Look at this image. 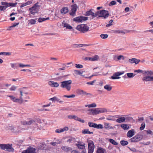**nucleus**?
<instances>
[{"instance_id": "ddd939ff", "label": "nucleus", "mask_w": 153, "mask_h": 153, "mask_svg": "<svg viewBox=\"0 0 153 153\" xmlns=\"http://www.w3.org/2000/svg\"><path fill=\"white\" fill-rule=\"evenodd\" d=\"M150 70L143 71L142 70L138 69L134 71V72H137V73H142L144 75H150Z\"/></svg>"}, {"instance_id": "473e14b6", "label": "nucleus", "mask_w": 153, "mask_h": 153, "mask_svg": "<svg viewBox=\"0 0 153 153\" xmlns=\"http://www.w3.org/2000/svg\"><path fill=\"white\" fill-rule=\"evenodd\" d=\"M105 150L101 147L98 148L97 151V153H104Z\"/></svg>"}, {"instance_id": "bf43d9fd", "label": "nucleus", "mask_w": 153, "mask_h": 153, "mask_svg": "<svg viewBox=\"0 0 153 153\" xmlns=\"http://www.w3.org/2000/svg\"><path fill=\"white\" fill-rule=\"evenodd\" d=\"M114 117L112 116H109L108 117H107L106 118V119L108 120H112V121H114V120L112 118V117Z\"/></svg>"}, {"instance_id": "20e7f679", "label": "nucleus", "mask_w": 153, "mask_h": 153, "mask_svg": "<svg viewBox=\"0 0 153 153\" xmlns=\"http://www.w3.org/2000/svg\"><path fill=\"white\" fill-rule=\"evenodd\" d=\"M109 15L108 11L105 10H101L97 12V16H98L99 17H102L104 19L108 17Z\"/></svg>"}, {"instance_id": "72a5a7b5", "label": "nucleus", "mask_w": 153, "mask_h": 153, "mask_svg": "<svg viewBox=\"0 0 153 153\" xmlns=\"http://www.w3.org/2000/svg\"><path fill=\"white\" fill-rule=\"evenodd\" d=\"M10 130L12 131V132L13 133H16L19 132V131H17V129L16 128H14L13 126H11L10 127Z\"/></svg>"}, {"instance_id": "2eb2a0df", "label": "nucleus", "mask_w": 153, "mask_h": 153, "mask_svg": "<svg viewBox=\"0 0 153 153\" xmlns=\"http://www.w3.org/2000/svg\"><path fill=\"white\" fill-rule=\"evenodd\" d=\"M0 148L2 150H4L6 151H9L10 144H0Z\"/></svg>"}, {"instance_id": "e433bc0d", "label": "nucleus", "mask_w": 153, "mask_h": 153, "mask_svg": "<svg viewBox=\"0 0 153 153\" xmlns=\"http://www.w3.org/2000/svg\"><path fill=\"white\" fill-rule=\"evenodd\" d=\"M49 19V17H47L46 18H39L38 19V21L39 22H42L45 21L46 20H48Z\"/></svg>"}, {"instance_id": "a878e982", "label": "nucleus", "mask_w": 153, "mask_h": 153, "mask_svg": "<svg viewBox=\"0 0 153 153\" xmlns=\"http://www.w3.org/2000/svg\"><path fill=\"white\" fill-rule=\"evenodd\" d=\"M77 92H78V93L79 95L86 94V95H90V96H92V95L90 93H87L85 91L82 90H80V89L78 90L77 91Z\"/></svg>"}, {"instance_id": "f3484780", "label": "nucleus", "mask_w": 153, "mask_h": 153, "mask_svg": "<svg viewBox=\"0 0 153 153\" xmlns=\"http://www.w3.org/2000/svg\"><path fill=\"white\" fill-rule=\"evenodd\" d=\"M149 75L143 77L142 79L143 81L146 82L153 81V76Z\"/></svg>"}, {"instance_id": "c03bdc74", "label": "nucleus", "mask_w": 153, "mask_h": 153, "mask_svg": "<svg viewBox=\"0 0 153 153\" xmlns=\"http://www.w3.org/2000/svg\"><path fill=\"white\" fill-rule=\"evenodd\" d=\"M72 9L71 10L73 11L74 12H76V8H77V5L76 4H74L73 5H72L71 6Z\"/></svg>"}, {"instance_id": "7ed1b4c3", "label": "nucleus", "mask_w": 153, "mask_h": 153, "mask_svg": "<svg viewBox=\"0 0 153 153\" xmlns=\"http://www.w3.org/2000/svg\"><path fill=\"white\" fill-rule=\"evenodd\" d=\"M76 29L78 30L85 33L89 30V27L86 25L81 24L78 25L76 27Z\"/></svg>"}, {"instance_id": "c756f323", "label": "nucleus", "mask_w": 153, "mask_h": 153, "mask_svg": "<svg viewBox=\"0 0 153 153\" xmlns=\"http://www.w3.org/2000/svg\"><path fill=\"white\" fill-rule=\"evenodd\" d=\"M68 11V9L67 7H64L63 8L60 10L61 13L65 14Z\"/></svg>"}, {"instance_id": "f257e3e1", "label": "nucleus", "mask_w": 153, "mask_h": 153, "mask_svg": "<svg viewBox=\"0 0 153 153\" xmlns=\"http://www.w3.org/2000/svg\"><path fill=\"white\" fill-rule=\"evenodd\" d=\"M89 114H90L93 115H96L101 113H107L110 112L111 111L108 109L104 108H98L95 109H89Z\"/></svg>"}, {"instance_id": "37998d69", "label": "nucleus", "mask_w": 153, "mask_h": 153, "mask_svg": "<svg viewBox=\"0 0 153 153\" xmlns=\"http://www.w3.org/2000/svg\"><path fill=\"white\" fill-rule=\"evenodd\" d=\"M109 141L111 143L114 145H118V143L113 139H109Z\"/></svg>"}, {"instance_id": "9b49d317", "label": "nucleus", "mask_w": 153, "mask_h": 153, "mask_svg": "<svg viewBox=\"0 0 153 153\" xmlns=\"http://www.w3.org/2000/svg\"><path fill=\"white\" fill-rule=\"evenodd\" d=\"M124 71L118 72L114 73L113 75L111 76V78L112 79H119L120 77L118 76L124 74Z\"/></svg>"}, {"instance_id": "6ab92c4d", "label": "nucleus", "mask_w": 153, "mask_h": 153, "mask_svg": "<svg viewBox=\"0 0 153 153\" xmlns=\"http://www.w3.org/2000/svg\"><path fill=\"white\" fill-rule=\"evenodd\" d=\"M85 144L84 143L80 142H78L76 144V145L78 148L81 149H85Z\"/></svg>"}, {"instance_id": "f8f14e48", "label": "nucleus", "mask_w": 153, "mask_h": 153, "mask_svg": "<svg viewBox=\"0 0 153 153\" xmlns=\"http://www.w3.org/2000/svg\"><path fill=\"white\" fill-rule=\"evenodd\" d=\"M20 97H22V103L23 102L24 99H30L29 97L27 95L28 94L27 93L24 92L23 90H20Z\"/></svg>"}, {"instance_id": "b1692460", "label": "nucleus", "mask_w": 153, "mask_h": 153, "mask_svg": "<svg viewBox=\"0 0 153 153\" xmlns=\"http://www.w3.org/2000/svg\"><path fill=\"white\" fill-rule=\"evenodd\" d=\"M134 129L129 130L127 133V136L129 137H131L134 135Z\"/></svg>"}, {"instance_id": "c85d7f7f", "label": "nucleus", "mask_w": 153, "mask_h": 153, "mask_svg": "<svg viewBox=\"0 0 153 153\" xmlns=\"http://www.w3.org/2000/svg\"><path fill=\"white\" fill-rule=\"evenodd\" d=\"M73 117V119L76 120L80 122L83 123L85 122V120H84L81 119L80 118L78 117L76 115H74V117Z\"/></svg>"}, {"instance_id": "9d476101", "label": "nucleus", "mask_w": 153, "mask_h": 153, "mask_svg": "<svg viewBox=\"0 0 153 153\" xmlns=\"http://www.w3.org/2000/svg\"><path fill=\"white\" fill-rule=\"evenodd\" d=\"M10 100L13 102L21 104L22 103V97H19V98H16L13 96H10Z\"/></svg>"}, {"instance_id": "0e129e2a", "label": "nucleus", "mask_w": 153, "mask_h": 153, "mask_svg": "<svg viewBox=\"0 0 153 153\" xmlns=\"http://www.w3.org/2000/svg\"><path fill=\"white\" fill-rule=\"evenodd\" d=\"M96 81V80H94L91 82H88L86 83V84L88 85H93Z\"/></svg>"}, {"instance_id": "412c9836", "label": "nucleus", "mask_w": 153, "mask_h": 153, "mask_svg": "<svg viewBox=\"0 0 153 153\" xmlns=\"http://www.w3.org/2000/svg\"><path fill=\"white\" fill-rule=\"evenodd\" d=\"M69 128L68 127H65L63 128H59L56 129V132L57 133H59L65 131H67L68 130Z\"/></svg>"}, {"instance_id": "cd10ccee", "label": "nucleus", "mask_w": 153, "mask_h": 153, "mask_svg": "<svg viewBox=\"0 0 153 153\" xmlns=\"http://www.w3.org/2000/svg\"><path fill=\"white\" fill-rule=\"evenodd\" d=\"M82 133L83 134H93V132H91L89 131V129H83L82 131Z\"/></svg>"}, {"instance_id": "8fccbe9b", "label": "nucleus", "mask_w": 153, "mask_h": 153, "mask_svg": "<svg viewBox=\"0 0 153 153\" xmlns=\"http://www.w3.org/2000/svg\"><path fill=\"white\" fill-rule=\"evenodd\" d=\"M34 19H31L30 20H29V23L32 25L35 24L36 22V21Z\"/></svg>"}, {"instance_id": "39448f33", "label": "nucleus", "mask_w": 153, "mask_h": 153, "mask_svg": "<svg viewBox=\"0 0 153 153\" xmlns=\"http://www.w3.org/2000/svg\"><path fill=\"white\" fill-rule=\"evenodd\" d=\"M38 3H36L32 7L30 8L29 9V10L30 11V13L31 14L34 15L35 13H37L38 11V9H37L38 7L39 6L38 5Z\"/></svg>"}, {"instance_id": "680f3d73", "label": "nucleus", "mask_w": 153, "mask_h": 153, "mask_svg": "<svg viewBox=\"0 0 153 153\" xmlns=\"http://www.w3.org/2000/svg\"><path fill=\"white\" fill-rule=\"evenodd\" d=\"M116 2L115 1H111L110 3L109 4V6H112L115 5L116 4Z\"/></svg>"}, {"instance_id": "4d7b16f0", "label": "nucleus", "mask_w": 153, "mask_h": 153, "mask_svg": "<svg viewBox=\"0 0 153 153\" xmlns=\"http://www.w3.org/2000/svg\"><path fill=\"white\" fill-rule=\"evenodd\" d=\"M75 97V95L74 94H72L71 95H64L63 97H67L68 98H74Z\"/></svg>"}, {"instance_id": "f704fd0d", "label": "nucleus", "mask_w": 153, "mask_h": 153, "mask_svg": "<svg viewBox=\"0 0 153 153\" xmlns=\"http://www.w3.org/2000/svg\"><path fill=\"white\" fill-rule=\"evenodd\" d=\"M18 65H19V67L21 68H23L25 67H31V65H29V64L25 65V64H23L22 63H18Z\"/></svg>"}, {"instance_id": "09e8293b", "label": "nucleus", "mask_w": 153, "mask_h": 153, "mask_svg": "<svg viewBox=\"0 0 153 153\" xmlns=\"http://www.w3.org/2000/svg\"><path fill=\"white\" fill-rule=\"evenodd\" d=\"M83 45L85 46H87V45H85V44H80V45H73V47L75 48H78V47H82Z\"/></svg>"}, {"instance_id": "7c9ffc66", "label": "nucleus", "mask_w": 153, "mask_h": 153, "mask_svg": "<svg viewBox=\"0 0 153 153\" xmlns=\"http://www.w3.org/2000/svg\"><path fill=\"white\" fill-rule=\"evenodd\" d=\"M111 32L114 33H122V34H125V32L123 30H113L111 31Z\"/></svg>"}, {"instance_id": "bb28decb", "label": "nucleus", "mask_w": 153, "mask_h": 153, "mask_svg": "<svg viewBox=\"0 0 153 153\" xmlns=\"http://www.w3.org/2000/svg\"><path fill=\"white\" fill-rule=\"evenodd\" d=\"M62 25L64 27H65L67 29L71 30L72 28V27L71 25L68 23H65V21L62 22Z\"/></svg>"}, {"instance_id": "5701e85b", "label": "nucleus", "mask_w": 153, "mask_h": 153, "mask_svg": "<svg viewBox=\"0 0 153 153\" xmlns=\"http://www.w3.org/2000/svg\"><path fill=\"white\" fill-rule=\"evenodd\" d=\"M86 14L87 16L91 15L93 18L97 16V13H94L91 10H90L86 12Z\"/></svg>"}, {"instance_id": "774afa93", "label": "nucleus", "mask_w": 153, "mask_h": 153, "mask_svg": "<svg viewBox=\"0 0 153 153\" xmlns=\"http://www.w3.org/2000/svg\"><path fill=\"white\" fill-rule=\"evenodd\" d=\"M5 7H4V6L0 5V10L2 11L4 10H5Z\"/></svg>"}, {"instance_id": "69168bd1", "label": "nucleus", "mask_w": 153, "mask_h": 153, "mask_svg": "<svg viewBox=\"0 0 153 153\" xmlns=\"http://www.w3.org/2000/svg\"><path fill=\"white\" fill-rule=\"evenodd\" d=\"M113 21V20H110L109 22V24L106 25V27H109L111 26L112 25V23Z\"/></svg>"}, {"instance_id": "c9c22d12", "label": "nucleus", "mask_w": 153, "mask_h": 153, "mask_svg": "<svg viewBox=\"0 0 153 153\" xmlns=\"http://www.w3.org/2000/svg\"><path fill=\"white\" fill-rule=\"evenodd\" d=\"M32 2L31 1H28L26 3H25L23 4L22 5H21L20 7L21 8H22L23 7L25 6H26L27 5H30L32 3Z\"/></svg>"}, {"instance_id": "4468645a", "label": "nucleus", "mask_w": 153, "mask_h": 153, "mask_svg": "<svg viewBox=\"0 0 153 153\" xmlns=\"http://www.w3.org/2000/svg\"><path fill=\"white\" fill-rule=\"evenodd\" d=\"M35 148L29 147L26 150H24L22 153H35Z\"/></svg>"}, {"instance_id": "3c124183", "label": "nucleus", "mask_w": 153, "mask_h": 153, "mask_svg": "<svg viewBox=\"0 0 153 153\" xmlns=\"http://www.w3.org/2000/svg\"><path fill=\"white\" fill-rule=\"evenodd\" d=\"M100 37L103 39H105L108 37V35L107 34H102L100 35Z\"/></svg>"}, {"instance_id": "0eeeda50", "label": "nucleus", "mask_w": 153, "mask_h": 153, "mask_svg": "<svg viewBox=\"0 0 153 153\" xmlns=\"http://www.w3.org/2000/svg\"><path fill=\"white\" fill-rule=\"evenodd\" d=\"M88 125L90 127L96 128L97 129H102L103 128L102 125L101 124L98 125L96 123L91 122H89Z\"/></svg>"}, {"instance_id": "2f4dec72", "label": "nucleus", "mask_w": 153, "mask_h": 153, "mask_svg": "<svg viewBox=\"0 0 153 153\" xmlns=\"http://www.w3.org/2000/svg\"><path fill=\"white\" fill-rule=\"evenodd\" d=\"M104 88L107 91H110L111 90L112 87L110 85L108 84L105 85L104 86Z\"/></svg>"}, {"instance_id": "5fc2aeb1", "label": "nucleus", "mask_w": 153, "mask_h": 153, "mask_svg": "<svg viewBox=\"0 0 153 153\" xmlns=\"http://www.w3.org/2000/svg\"><path fill=\"white\" fill-rule=\"evenodd\" d=\"M117 59L118 60H120V59L124 60L125 59V58L123 55H120L117 56Z\"/></svg>"}, {"instance_id": "423d86ee", "label": "nucleus", "mask_w": 153, "mask_h": 153, "mask_svg": "<svg viewBox=\"0 0 153 153\" xmlns=\"http://www.w3.org/2000/svg\"><path fill=\"white\" fill-rule=\"evenodd\" d=\"M94 149V142L92 140H89L88 143V153H93Z\"/></svg>"}, {"instance_id": "a211bd4d", "label": "nucleus", "mask_w": 153, "mask_h": 153, "mask_svg": "<svg viewBox=\"0 0 153 153\" xmlns=\"http://www.w3.org/2000/svg\"><path fill=\"white\" fill-rule=\"evenodd\" d=\"M48 84L51 87L56 88L59 86L58 83L53 81H50L48 82Z\"/></svg>"}, {"instance_id": "de8ad7c7", "label": "nucleus", "mask_w": 153, "mask_h": 153, "mask_svg": "<svg viewBox=\"0 0 153 153\" xmlns=\"http://www.w3.org/2000/svg\"><path fill=\"white\" fill-rule=\"evenodd\" d=\"M145 126L146 125L145 123L144 122L141 125V126L140 127V130L141 131L143 130L145 128Z\"/></svg>"}, {"instance_id": "aec40b11", "label": "nucleus", "mask_w": 153, "mask_h": 153, "mask_svg": "<svg viewBox=\"0 0 153 153\" xmlns=\"http://www.w3.org/2000/svg\"><path fill=\"white\" fill-rule=\"evenodd\" d=\"M128 61L131 64L135 63L136 64H137L140 61V60L135 58L129 59Z\"/></svg>"}, {"instance_id": "ea45409f", "label": "nucleus", "mask_w": 153, "mask_h": 153, "mask_svg": "<svg viewBox=\"0 0 153 153\" xmlns=\"http://www.w3.org/2000/svg\"><path fill=\"white\" fill-rule=\"evenodd\" d=\"M92 61H97L99 59V57L97 55H96L94 56L91 57Z\"/></svg>"}, {"instance_id": "13d9d810", "label": "nucleus", "mask_w": 153, "mask_h": 153, "mask_svg": "<svg viewBox=\"0 0 153 153\" xmlns=\"http://www.w3.org/2000/svg\"><path fill=\"white\" fill-rule=\"evenodd\" d=\"M75 67L78 68H83V66L82 65L79 64H75Z\"/></svg>"}, {"instance_id": "4c0bfd02", "label": "nucleus", "mask_w": 153, "mask_h": 153, "mask_svg": "<svg viewBox=\"0 0 153 153\" xmlns=\"http://www.w3.org/2000/svg\"><path fill=\"white\" fill-rule=\"evenodd\" d=\"M121 127L124 130H128L129 128V127L126 124H122L121 125Z\"/></svg>"}, {"instance_id": "6e6552de", "label": "nucleus", "mask_w": 153, "mask_h": 153, "mask_svg": "<svg viewBox=\"0 0 153 153\" xmlns=\"http://www.w3.org/2000/svg\"><path fill=\"white\" fill-rule=\"evenodd\" d=\"M88 17L83 16H79L74 18L73 19V21L77 22L79 23L83 21L87 20Z\"/></svg>"}, {"instance_id": "338daca9", "label": "nucleus", "mask_w": 153, "mask_h": 153, "mask_svg": "<svg viewBox=\"0 0 153 153\" xmlns=\"http://www.w3.org/2000/svg\"><path fill=\"white\" fill-rule=\"evenodd\" d=\"M74 73L76 75H80L81 74V72L79 70H74Z\"/></svg>"}, {"instance_id": "dca6fc26", "label": "nucleus", "mask_w": 153, "mask_h": 153, "mask_svg": "<svg viewBox=\"0 0 153 153\" xmlns=\"http://www.w3.org/2000/svg\"><path fill=\"white\" fill-rule=\"evenodd\" d=\"M36 122V120L31 119L27 121H24L22 122V124L24 125H30Z\"/></svg>"}, {"instance_id": "1a4fd4ad", "label": "nucleus", "mask_w": 153, "mask_h": 153, "mask_svg": "<svg viewBox=\"0 0 153 153\" xmlns=\"http://www.w3.org/2000/svg\"><path fill=\"white\" fill-rule=\"evenodd\" d=\"M142 139V137L140 135H137L130 139L129 141L131 142H138Z\"/></svg>"}, {"instance_id": "79ce46f5", "label": "nucleus", "mask_w": 153, "mask_h": 153, "mask_svg": "<svg viewBox=\"0 0 153 153\" xmlns=\"http://www.w3.org/2000/svg\"><path fill=\"white\" fill-rule=\"evenodd\" d=\"M120 143L122 145L124 146L127 145L128 144V142L126 141L122 140L120 141Z\"/></svg>"}, {"instance_id": "a19ab883", "label": "nucleus", "mask_w": 153, "mask_h": 153, "mask_svg": "<svg viewBox=\"0 0 153 153\" xmlns=\"http://www.w3.org/2000/svg\"><path fill=\"white\" fill-rule=\"evenodd\" d=\"M1 4L3 6L5 7V10L8 7H9L10 5V4L6 2H2Z\"/></svg>"}, {"instance_id": "58836bf2", "label": "nucleus", "mask_w": 153, "mask_h": 153, "mask_svg": "<svg viewBox=\"0 0 153 153\" xmlns=\"http://www.w3.org/2000/svg\"><path fill=\"white\" fill-rule=\"evenodd\" d=\"M104 128L105 129H107L109 128L110 129H113V128L112 126L109 125V123H104Z\"/></svg>"}, {"instance_id": "e2e57ef3", "label": "nucleus", "mask_w": 153, "mask_h": 153, "mask_svg": "<svg viewBox=\"0 0 153 153\" xmlns=\"http://www.w3.org/2000/svg\"><path fill=\"white\" fill-rule=\"evenodd\" d=\"M97 106L96 104L95 103H93L89 105V107H95Z\"/></svg>"}, {"instance_id": "49530a36", "label": "nucleus", "mask_w": 153, "mask_h": 153, "mask_svg": "<svg viewBox=\"0 0 153 153\" xmlns=\"http://www.w3.org/2000/svg\"><path fill=\"white\" fill-rule=\"evenodd\" d=\"M17 88V86H16L14 85H12L10 88V91H15L16 90Z\"/></svg>"}, {"instance_id": "a18cd8bd", "label": "nucleus", "mask_w": 153, "mask_h": 153, "mask_svg": "<svg viewBox=\"0 0 153 153\" xmlns=\"http://www.w3.org/2000/svg\"><path fill=\"white\" fill-rule=\"evenodd\" d=\"M127 76L129 78L133 77L135 75V74H134L133 73H128L126 74Z\"/></svg>"}, {"instance_id": "4be33fe9", "label": "nucleus", "mask_w": 153, "mask_h": 153, "mask_svg": "<svg viewBox=\"0 0 153 153\" xmlns=\"http://www.w3.org/2000/svg\"><path fill=\"white\" fill-rule=\"evenodd\" d=\"M62 149L65 152H71L72 149L71 147L66 146H62L61 147Z\"/></svg>"}, {"instance_id": "864d4df0", "label": "nucleus", "mask_w": 153, "mask_h": 153, "mask_svg": "<svg viewBox=\"0 0 153 153\" xmlns=\"http://www.w3.org/2000/svg\"><path fill=\"white\" fill-rule=\"evenodd\" d=\"M0 55L9 56L10 55V53L8 52H1L0 53Z\"/></svg>"}, {"instance_id": "052dcab7", "label": "nucleus", "mask_w": 153, "mask_h": 153, "mask_svg": "<svg viewBox=\"0 0 153 153\" xmlns=\"http://www.w3.org/2000/svg\"><path fill=\"white\" fill-rule=\"evenodd\" d=\"M18 3L17 2H15L14 3H10V7H16V5Z\"/></svg>"}, {"instance_id": "f03ea898", "label": "nucleus", "mask_w": 153, "mask_h": 153, "mask_svg": "<svg viewBox=\"0 0 153 153\" xmlns=\"http://www.w3.org/2000/svg\"><path fill=\"white\" fill-rule=\"evenodd\" d=\"M71 83L72 81L71 80L65 81L61 82L60 87L62 88H66L68 91H69L71 88Z\"/></svg>"}, {"instance_id": "393cba45", "label": "nucleus", "mask_w": 153, "mask_h": 153, "mask_svg": "<svg viewBox=\"0 0 153 153\" xmlns=\"http://www.w3.org/2000/svg\"><path fill=\"white\" fill-rule=\"evenodd\" d=\"M126 118L125 117H121L116 120V122L118 123H122L125 122Z\"/></svg>"}, {"instance_id": "603ef678", "label": "nucleus", "mask_w": 153, "mask_h": 153, "mask_svg": "<svg viewBox=\"0 0 153 153\" xmlns=\"http://www.w3.org/2000/svg\"><path fill=\"white\" fill-rule=\"evenodd\" d=\"M11 67L14 69H16L17 67V64L16 63H11Z\"/></svg>"}, {"instance_id": "6e6d98bb", "label": "nucleus", "mask_w": 153, "mask_h": 153, "mask_svg": "<svg viewBox=\"0 0 153 153\" xmlns=\"http://www.w3.org/2000/svg\"><path fill=\"white\" fill-rule=\"evenodd\" d=\"M19 22L13 23L12 24V25L10 26V28H12V27H14L18 25H19Z\"/></svg>"}]
</instances>
